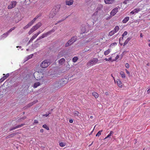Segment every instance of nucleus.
<instances>
[{
	"label": "nucleus",
	"instance_id": "obj_52",
	"mask_svg": "<svg viewBox=\"0 0 150 150\" xmlns=\"http://www.w3.org/2000/svg\"><path fill=\"white\" fill-rule=\"evenodd\" d=\"M38 45V44H35L33 45V47L36 48L37 47Z\"/></svg>",
	"mask_w": 150,
	"mask_h": 150
},
{
	"label": "nucleus",
	"instance_id": "obj_32",
	"mask_svg": "<svg viewBox=\"0 0 150 150\" xmlns=\"http://www.w3.org/2000/svg\"><path fill=\"white\" fill-rule=\"evenodd\" d=\"M110 52L109 50H107L104 52V54L105 55H108Z\"/></svg>",
	"mask_w": 150,
	"mask_h": 150
},
{
	"label": "nucleus",
	"instance_id": "obj_37",
	"mask_svg": "<svg viewBox=\"0 0 150 150\" xmlns=\"http://www.w3.org/2000/svg\"><path fill=\"white\" fill-rule=\"evenodd\" d=\"M42 127L43 128H45L47 130H49V127L46 124L44 125Z\"/></svg>",
	"mask_w": 150,
	"mask_h": 150
},
{
	"label": "nucleus",
	"instance_id": "obj_15",
	"mask_svg": "<svg viewBox=\"0 0 150 150\" xmlns=\"http://www.w3.org/2000/svg\"><path fill=\"white\" fill-rule=\"evenodd\" d=\"M73 43L72 41L70 40H69L65 44V47H67L69 46L70 45Z\"/></svg>",
	"mask_w": 150,
	"mask_h": 150
},
{
	"label": "nucleus",
	"instance_id": "obj_11",
	"mask_svg": "<svg viewBox=\"0 0 150 150\" xmlns=\"http://www.w3.org/2000/svg\"><path fill=\"white\" fill-rule=\"evenodd\" d=\"M42 23L41 22H39L35 25L33 26V27L35 30L39 28L41 25Z\"/></svg>",
	"mask_w": 150,
	"mask_h": 150
},
{
	"label": "nucleus",
	"instance_id": "obj_29",
	"mask_svg": "<svg viewBox=\"0 0 150 150\" xmlns=\"http://www.w3.org/2000/svg\"><path fill=\"white\" fill-rule=\"evenodd\" d=\"M78 59V58L77 57H75L72 59L73 62H76Z\"/></svg>",
	"mask_w": 150,
	"mask_h": 150
},
{
	"label": "nucleus",
	"instance_id": "obj_16",
	"mask_svg": "<svg viewBox=\"0 0 150 150\" xmlns=\"http://www.w3.org/2000/svg\"><path fill=\"white\" fill-rule=\"evenodd\" d=\"M116 81L118 86L119 87H121L122 86V82L120 80L117 79L116 80Z\"/></svg>",
	"mask_w": 150,
	"mask_h": 150
},
{
	"label": "nucleus",
	"instance_id": "obj_2",
	"mask_svg": "<svg viewBox=\"0 0 150 150\" xmlns=\"http://www.w3.org/2000/svg\"><path fill=\"white\" fill-rule=\"evenodd\" d=\"M98 60L97 58H93L89 61L87 63L88 67H90L93 66L96 64Z\"/></svg>",
	"mask_w": 150,
	"mask_h": 150
},
{
	"label": "nucleus",
	"instance_id": "obj_61",
	"mask_svg": "<svg viewBox=\"0 0 150 150\" xmlns=\"http://www.w3.org/2000/svg\"><path fill=\"white\" fill-rule=\"evenodd\" d=\"M32 33H33L32 32V31H31L30 30V31H29V32H28V34L29 35H30Z\"/></svg>",
	"mask_w": 150,
	"mask_h": 150
},
{
	"label": "nucleus",
	"instance_id": "obj_17",
	"mask_svg": "<svg viewBox=\"0 0 150 150\" xmlns=\"http://www.w3.org/2000/svg\"><path fill=\"white\" fill-rule=\"evenodd\" d=\"M65 59L64 58H62L60 59L59 61V63L60 65L63 64L65 62Z\"/></svg>",
	"mask_w": 150,
	"mask_h": 150
},
{
	"label": "nucleus",
	"instance_id": "obj_40",
	"mask_svg": "<svg viewBox=\"0 0 150 150\" xmlns=\"http://www.w3.org/2000/svg\"><path fill=\"white\" fill-rule=\"evenodd\" d=\"M96 28L98 27V30H100L101 29V27H100V24L97 23L96 24ZM96 29L97 30V28Z\"/></svg>",
	"mask_w": 150,
	"mask_h": 150
},
{
	"label": "nucleus",
	"instance_id": "obj_7",
	"mask_svg": "<svg viewBox=\"0 0 150 150\" xmlns=\"http://www.w3.org/2000/svg\"><path fill=\"white\" fill-rule=\"evenodd\" d=\"M17 2L16 1H13L11 2V3L8 6L7 8L8 9H11L14 8Z\"/></svg>",
	"mask_w": 150,
	"mask_h": 150
},
{
	"label": "nucleus",
	"instance_id": "obj_59",
	"mask_svg": "<svg viewBox=\"0 0 150 150\" xmlns=\"http://www.w3.org/2000/svg\"><path fill=\"white\" fill-rule=\"evenodd\" d=\"M34 123H38V121L37 120H34Z\"/></svg>",
	"mask_w": 150,
	"mask_h": 150
},
{
	"label": "nucleus",
	"instance_id": "obj_46",
	"mask_svg": "<svg viewBox=\"0 0 150 150\" xmlns=\"http://www.w3.org/2000/svg\"><path fill=\"white\" fill-rule=\"evenodd\" d=\"M130 0H125L123 1V3L124 4H127V2H129Z\"/></svg>",
	"mask_w": 150,
	"mask_h": 150
},
{
	"label": "nucleus",
	"instance_id": "obj_34",
	"mask_svg": "<svg viewBox=\"0 0 150 150\" xmlns=\"http://www.w3.org/2000/svg\"><path fill=\"white\" fill-rule=\"evenodd\" d=\"M102 130H100L99 131L96 135V136L99 137L101 134V133L102 132Z\"/></svg>",
	"mask_w": 150,
	"mask_h": 150
},
{
	"label": "nucleus",
	"instance_id": "obj_41",
	"mask_svg": "<svg viewBox=\"0 0 150 150\" xmlns=\"http://www.w3.org/2000/svg\"><path fill=\"white\" fill-rule=\"evenodd\" d=\"M59 146L61 147H64L65 146V144L63 142H61L59 143Z\"/></svg>",
	"mask_w": 150,
	"mask_h": 150
},
{
	"label": "nucleus",
	"instance_id": "obj_31",
	"mask_svg": "<svg viewBox=\"0 0 150 150\" xmlns=\"http://www.w3.org/2000/svg\"><path fill=\"white\" fill-rule=\"evenodd\" d=\"M113 134V131H111L110 132V133L109 134H108L107 135V137H106L105 138V139H107V138H108V137H110V136H111V134Z\"/></svg>",
	"mask_w": 150,
	"mask_h": 150
},
{
	"label": "nucleus",
	"instance_id": "obj_4",
	"mask_svg": "<svg viewBox=\"0 0 150 150\" xmlns=\"http://www.w3.org/2000/svg\"><path fill=\"white\" fill-rule=\"evenodd\" d=\"M63 82L62 81H56L54 83L53 87L56 89H58L63 86Z\"/></svg>",
	"mask_w": 150,
	"mask_h": 150
},
{
	"label": "nucleus",
	"instance_id": "obj_18",
	"mask_svg": "<svg viewBox=\"0 0 150 150\" xmlns=\"http://www.w3.org/2000/svg\"><path fill=\"white\" fill-rule=\"evenodd\" d=\"M131 39V37L128 38L123 43V46H125L128 42Z\"/></svg>",
	"mask_w": 150,
	"mask_h": 150
},
{
	"label": "nucleus",
	"instance_id": "obj_9",
	"mask_svg": "<svg viewBox=\"0 0 150 150\" xmlns=\"http://www.w3.org/2000/svg\"><path fill=\"white\" fill-rule=\"evenodd\" d=\"M25 123H22L21 125H18L17 126H16L15 127H11L9 129V131H12L14 129H15L17 128H20V127H22L24 125H25Z\"/></svg>",
	"mask_w": 150,
	"mask_h": 150
},
{
	"label": "nucleus",
	"instance_id": "obj_27",
	"mask_svg": "<svg viewBox=\"0 0 150 150\" xmlns=\"http://www.w3.org/2000/svg\"><path fill=\"white\" fill-rule=\"evenodd\" d=\"M38 101V100H36L35 101H34V102H33L32 103H30L28 104V107H30L33 105L34 104L36 103Z\"/></svg>",
	"mask_w": 150,
	"mask_h": 150
},
{
	"label": "nucleus",
	"instance_id": "obj_14",
	"mask_svg": "<svg viewBox=\"0 0 150 150\" xmlns=\"http://www.w3.org/2000/svg\"><path fill=\"white\" fill-rule=\"evenodd\" d=\"M105 3L107 4H110L113 3L114 0H104Z\"/></svg>",
	"mask_w": 150,
	"mask_h": 150
},
{
	"label": "nucleus",
	"instance_id": "obj_56",
	"mask_svg": "<svg viewBox=\"0 0 150 150\" xmlns=\"http://www.w3.org/2000/svg\"><path fill=\"white\" fill-rule=\"evenodd\" d=\"M147 92L148 93L150 94V88L148 89Z\"/></svg>",
	"mask_w": 150,
	"mask_h": 150
},
{
	"label": "nucleus",
	"instance_id": "obj_33",
	"mask_svg": "<svg viewBox=\"0 0 150 150\" xmlns=\"http://www.w3.org/2000/svg\"><path fill=\"white\" fill-rule=\"evenodd\" d=\"M115 33L114 32V31L113 30H112L110 31L109 33V35L110 36H111L113 35Z\"/></svg>",
	"mask_w": 150,
	"mask_h": 150
},
{
	"label": "nucleus",
	"instance_id": "obj_57",
	"mask_svg": "<svg viewBox=\"0 0 150 150\" xmlns=\"http://www.w3.org/2000/svg\"><path fill=\"white\" fill-rule=\"evenodd\" d=\"M117 45V43L116 42H114L112 43V44H111L110 46H111L112 45Z\"/></svg>",
	"mask_w": 150,
	"mask_h": 150
},
{
	"label": "nucleus",
	"instance_id": "obj_28",
	"mask_svg": "<svg viewBox=\"0 0 150 150\" xmlns=\"http://www.w3.org/2000/svg\"><path fill=\"white\" fill-rule=\"evenodd\" d=\"M120 74L121 75V77L122 78H125V75L123 71H121L120 72Z\"/></svg>",
	"mask_w": 150,
	"mask_h": 150
},
{
	"label": "nucleus",
	"instance_id": "obj_63",
	"mask_svg": "<svg viewBox=\"0 0 150 150\" xmlns=\"http://www.w3.org/2000/svg\"><path fill=\"white\" fill-rule=\"evenodd\" d=\"M119 58V56L117 55L116 57H115V59L116 60V59H118Z\"/></svg>",
	"mask_w": 150,
	"mask_h": 150
},
{
	"label": "nucleus",
	"instance_id": "obj_58",
	"mask_svg": "<svg viewBox=\"0 0 150 150\" xmlns=\"http://www.w3.org/2000/svg\"><path fill=\"white\" fill-rule=\"evenodd\" d=\"M73 121L72 119H70L69 120V122L70 123H72L73 122Z\"/></svg>",
	"mask_w": 150,
	"mask_h": 150
},
{
	"label": "nucleus",
	"instance_id": "obj_6",
	"mask_svg": "<svg viewBox=\"0 0 150 150\" xmlns=\"http://www.w3.org/2000/svg\"><path fill=\"white\" fill-rule=\"evenodd\" d=\"M16 28L15 27H13L11 28L8 31L5 33H4L2 35L1 37L2 38H5L13 30H14Z\"/></svg>",
	"mask_w": 150,
	"mask_h": 150
},
{
	"label": "nucleus",
	"instance_id": "obj_39",
	"mask_svg": "<svg viewBox=\"0 0 150 150\" xmlns=\"http://www.w3.org/2000/svg\"><path fill=\"white\" fill-rule=\"evenodd\" d=\"M6 79L5 78V77L4 76L3 77L1 78L0 79V83H1L2 82H3L5 79Z\"/></svg>",
	"mask_w": 150,
	"mask_h": 150
},
{
	"label": "nucleus",
	"instance_id": "obj_55",
	"mask_svg": "<svg viewBox=\"0 0 150 150\" xmlns=\"http://www.w3.org/2000/svg\"><path fill=\"white\" fill-rule=\"evenodd\" d=\"M30 30L33 33V32L35 31V30L32 27V28L30 29Z\"/></svg>",
	"mask_w": 150,
	"mask_h": 150
},
{
	"label": "nucleus",
	"instance_id": "obj_12",
	"mask_svg": "<svg viewBox=\"0 0 150 150\" xmlns=\"http://www.w3.org/2000/svg\"><path fill=\"white\" fill-rule=\"evenodd\" d=\"M74 2L73 0H67L65 2L66 4L68 6H71L73 4Z\"/></svg>",
	"mask_w": 150,
	"mask_h": 150
},
{
	"label": "nucleus",
	"instance_id": "obj_47",
	"mask_svg": "<svg viewBox=\"0 0 150 150\" xmlns=\"http://www.w3.org/2000/svg\"><path fill=\"white\" fill-rule=\"evenodd\" d=\"M125 67L127 68H129V65L128 63H126L125 64Z\"/></svg>",
	"mask_w": 150,
	"mask_h": 150
},
{
	"label": "nucleus",
	"instance_id": "obj_50",
	"mask_svg": "<svg viewBox=\"0 0 150 150\" xmlns=\"http://www.w3.org/2000/svg\"><path fill=\"white\" fill-rule=\"evenodd\" d=\"M40 16H38L37 15L36 16L35 18H34L33 20L35 21L36 20V19Z\"/></svg>",
	"mask_w": 150,
	"mask_h": 150
},
{
	"label": "nucleus",
	"instance_id": "obj_23",
	"mask_svg": "<svg viewBox=\"0 0 150 150\" xmlns=\"http://www.w3.org/2000/svg\"><path fill=\"white\" fill-rule=\"evenodd\" d=\"M92 95L96 98H98V94L96 92H93Z\"/></svg>",
	"mask_w": 150,
	"mask_h": 150
},
{
	"label": "nucleus",
	"instance_id": "obj_26",
	"mask_svg": "<svg viewBox=\"0 0 150 150\" xmlns=\"http://www.w3.org/2000/svg\"><path fill=\"white\" fill-rule=\"evenodd\" d=\"M33 56V54H31L29 55H28L27 56V57L26 58V61H27L29 59L31 58Z\"/></svg>",
	"mask_w": 150,
	"mask_h": 150
},
{
	"label": "nucleus",
	"instance_id": "obj_60",
	"mask_svg": "<svg viewBox=\"0 0 150 150\" xmlns=\"http://www.w3.org/2000/svg\"><path fill=\"white\" fill-rule=\"evenodd\" d=\"M33 40H31V39L27 43V45H28L31 42H32Z\"/></svg>",
	"mask_w": 150,
	"mask_h": 150
},
{
	"label": "nucleus",
	"instance_id": "obj_35",
	"mask_svg": "<svg viewBox=\"0 0 150 150\" xmlns=\"http://www.w3.org/2000/svg\"><path fill=\"white\" fill-rule=\"evenodd\" d=\"M81 30L82 33H84L86 32V28L84 27H81Z\"/></svg>",
	"mask_w": 150,
	"mask_h": 150
},
{
	"label": "nucleus",
	"instance_id": "obj_48",
	"mask_svg": "<svg viewBox=\"0 0 150 150\" xmlns=\"http://www.w3.org/2000/svg\"><path fill=\"white\" fill-rule=\"evenodd\" d=\"M98 12V11H96L93 14L92 17L94 16H96Z\"/></svg>",
	"mask_w": 150,
	"mask_h": 150
},
{
	"label": "nucleus",
	"instance_id": "obj_38",
	"mask_svg": "<svg viewBox=\"0 0 150 150\" xmlns=\"http://www.w3.org/2000/svg\"><path fill=\"white\" fill-rule=\"evenodd\" d=\"M74 115L75 116H78L79 114V112L78 111H75L73 112Z\"/></svg>",
	"mask_w": 150,
	"mask_h": 150
},
{
	"label": "nucleus",
	"instance_id": "obj_62",
	"mask_svg": "<svg viewBox=\"0 0 150 150\" xmlns=\"http://www.w3.org/2000/svg\"><path fill=\"white\" fill-rule=\"evenodd\" d=\"M32 33H33L32 32V31H31L30 30V31H29V32H28V34L29 35H30Z\"/></svg>",
	"mask_w": 150,
	"mask_h": 150
},
{
	"label": "nucleus",
	"instance_id": "obj_20",
	"mask_svg": "<svg viewBox=\"0 0 150 150\" xmlns=\"http://www.w3.org/2000/svg\"><path fill=\"white\" fill-rule=\"evenodd\" d=\"M129 17H126L122 21L123 23H126L129 20Z\"/></svg>",
	"mask_w": 150,
	"mask_h": 150
},
{
	"label": "nucleus",
	"instance_id": "obj_43",
	"mask_svg": "<svg viewBox=\"0 0 150 150\" xmlns=\"http://www.w3.org/2000/svg\"><path fill=\"white\" fill-rule=\"evenodd\" d=\"M127 34V32L126 31H125L122 34V37H124L125 35H126Z\"/></svg>",
	"mask_w": 150,
	"mask_h": 150
},
{
	"label": "nucleus",
	"instance_id": "obj_8",
	"mask_svg": "<svg viewBox=\"0 0 150 150\" xmlns=\"http://www.w3.org/2000/svg\"><path fill=\"white\" fill-rule=\"evenodd\" d=\"M40 73H39V72H35L34 73L33 76L35 79L37 80H38L41 79L42 78V75L40 76Z\"/></svg>",
	"mask_w": 150,
	"mask_h": 150
},
{
	"label": "nucleus",
	"instance_id": "obj_25",
	"mask_svg": "<svg viewBox=\"0 0 150 150\" xmlns=\"http://www.w3.org/2000/svg\"><path fill=\"white\" fill-rule=\"evenodd\" d=\"M76 36H74L70 40L73 42V43H74L75 42L76 40Z\"/></svg>",
	"mask_w": 150,
	"mask_h": 150
},
{
	"label": "nucleus",
	"instance_id": "obj_5",
	"mask_svg": "<svg viewBox=\"0 0 150 150\" xmlns=\"http://www.w3.org/2000/svg\"><path fill=\"white\" fill-rule=\"evenodd\" d=\"M50 64V61L48 60H46L43 61L40 64V66L42 68H46Z\"/></svg>",
	"mask_w": 150,
	"mask_h": 150
},
{
	"label": "nucleus",
	"instance_id": "obj_30",
	"mask_svg": "<svg viewBox=\"0 0 150 150\" xmlns=\"http://www.w3.org/2000/svg\"><path fill=\"white\" fill-rule=\"evenodd\" d=\"M38 35L36 33L31 38V40H33L34 39H35L37 36Z\"/></svg>",
	"mask_w": 150,
	"mask_h": 150
},
{
	"label": "nucleus",
	"instance_id": "obj_42",
	"mask_svg": "<svg viewBox=\"0 0 150 150\" xmlns=\"http://www.w3.org/2000/svg\"><path fill=\"white\" fill-rule=\"evenodd\" d=\"M26 118V117H24L22 118H21L20 119L18 120V122H20L21 121H22L23 120H24Z\"/></svg>",
	"mask_w": 150,
	"mask_h": 150
},
{
	"label": "nucleus",
	"instance_id": "obj_54",
	"mask_svg": "<svg viewBox=\"0 0 150 150\" xmlns=\"http://www.w3.org/2000/svg\"><path fill=\"white\" fill-rule=\"evenodd\" d=\"M125 70L126 71V73L128 75H129L130 73L129 71H128L127 69H125Z\"/></svg>",
	"mask_w": 150,
	"mask_h": 150
},
{
	"label": "nucleus",
	"instance_id": "obj_21",
	"mask_svg": "<svg viewBox=\"0 0 150 150\" xmlns=\"http://www.w3.org/2000/svg\"><path fill=\"white\" fill-rule=\"evenodd\" d=\"M103 6L102 5L100 4V5H98V7H97V8L96 9V10H97V11H99L101 10H102V9H103Z\"/></svg>",
	"mask_w": 150,
	"mask_h": 150
},
{
	"label": "nucleus",
	"instance_id": "obj_13",
	"mask_svg": "<svg viewBox=\"0 0 150 150\" xmlns=\"http://www.w3.org/2000/svg\"><path fill=\"white\" fill-rule=\"evenodd\" d=\"M18 132H15L7 136L6 138V139H8L12 138L15 136L16 135L18 134Z\"/></svg>",
	"mask_w": 150,
	"mask_h": 150
},
{
	"label": "nucleus",
	"instance_id": "obj_45",
	"mask_svg": "<svg viewBox=\"0 0 150 150\" xmlns=\"http://www.w3.org/2000/svg\"><path fill=\"white\" fill-rule=\"evenodd\" d=\"M30 27V26L28 24L26 26L23 27V29H26L27 28H28Z\"/></svg>",
	"mask_w": 150,
	"mask_h": 150
},
{
	"label": "nucleus",
	"instance_id": "obj_1",
	"mask_svg": "<svg viewBox=\"0 0 150 150\" xmlns=\"http://www.w3.org/2000/svg\"><path fill=\"white\" fill-rule=\"evenodd\" d=\"M60 8L55 7L51 11L49 15L50 18H53L59 11Z\"/></svg>",
	"mask_w": 150,
	"mask_h": 150
},
{
	"label": "nucleus",
	"instance_id": "obj_10",
	"mask_svg": "<svg viewBox=\"0 0 150 150\" xmlns=\"http://www.w3.org/2000/svg\"><path fill=\"white\" fill-rule=\"evenodd\" d=\"M118 11V8L116 7L114 8L110 12V15L111 16H113L115 15Z\"/></svg>",
	"mask_w": 150,
	"mask_h": 150
},
{
	"label": "nucleus",
	"instance_id": "obj_44",
	"mask_svg": "<svg viewBox=\"0 0 150 150\" xmlns=\"http://www.w3.org/2000/svg\"><path fill=\"white\" fill-rule=\"evenodd\" d=\"M3 75L6 79H7L9 76V73H8L6 74V75H5V74H3Z\"/></svg>",
	"mask_w": 150,
	"mask_h": 150
},
{
	"label": "nucleus",
	"instance_id": "obj_3",
	"mask_svg": "<svg viewBox=\"0 0 150 150\" xmlns=\"http://www.w3.org/2000/svg\"><path fill=\"white\" fill-rule=\"evenodd\" d=\"M54 30L52 29L51 30L47 32L42 34V36L39 37V38L37 39L36 41H38L40 39L47 37L48 36L51 35L52 33L54 32Z\"/></svg>",
	"mask_w": 150,
	"mask_h": 150
},
{
	"label": "nucleus",
	"instance_id": "obj_24",
	"mask_svg": "<svg viewBox=\"0 0 150 150\" xmlns=\"http://www.w3.org/2000/svg\"><path fill=\"white\" fill-rule=\"evenodd\" d=\"M119 30V27L118 26H116L113 30L114 32L115 33H117Z\"/></svg>",
	"mask_w": 150,
	"mask_h": 150
},
{
	"label": "nucleus",
	"instance_id": "obj_53",
	"mask_svg": "<svg viewBox=\"0 0 150 150\" xmlns=\"http://www.w3.org/2000/svg\"><path fill=\"white\" fill-rule=\"evenodd\" d=\"M130 13L131 14H132V15L134 14H136L135 13V12H134V10H133V11H131L130 12Z\"/></svg>",
	"mask_w": 150,
	"mask_h": 150
},
{
	"label": "nucleus",
	"instance_id": "obj_64",
	"mask_svg": "<svg viewBox=\"0 0 150 150\" xmlns=\"http://www.w3.org/2000/svg\"><path fill=\"white\" fill-rule=\"evenodd\" d=\"M41 33V32L40 31H39L38 33H37L36 34L37 35H38L40 34Z\"/></svg>",
	"mask_w": 150,
	"mask_h": 150
},
{
	"label": "nucleus",
	"instance_id": "obj_19",
	"mask_svg": "<svg viewBox=\"0 0 150 150\" xmlns=\"http://www.w3.org/2000/svg\"><path fill=\"white\" fill-rule=\"evenodd\" d=\"M41 85V83L39 82L35 83L33 85V87L36 88Z\"/></svg>",
	"mask_w": 150,
	"mask_h": 150
},
{
	"label": "nucleus",
	"instance_id": "obj_51",
	"mask_svg": "<svg viewBox=\"0 0 150 150\" xmlns=\"http://www.w3.org/2000/svg\"><path fill=\"white\" fill-rule=\"evenodd\" d=\"M50 114V113H49L48 114H46L43 115V116L47 117L48 116H49V115Z\"/></svg>",
	"mask_w": 150,
	"mask_h": 150
},
{
	"label": "nucleus",
	"instance_id": "obj_36",
	"mask_svg": "<svg viewBox=\"0 0 150 150\" xmlns=\"http://www.w3.org/2000/svg\"><path fill=\"white\" fill-rule=\"evenodd\" d=\"M35 22V21L33 20L32 21L29 22L28 24L30 26L33 25Z\"/></svg>",
	"mask_w": 150,
	"mask_h": 150
},
{
	"label": "nucleus",
	"instance_id": "obj_49",
	"mask_svg": "<svg viewBox=\"0 0 150 150\" xmlns=\"http://www.w3.org/2000/svg\"><path fill=\"white\" fill-rule=\"evenodd\" d=\"M106 61H110L112 59L111 57H110L108 59H107V58H105L104 59Z\"/></svg>",
	"mask_w": 150,
	"mask_h": 150
},
{
	"label": "nucleus",
	"instance_id": "obj_22",
	"mask_svg": "<svg viewBox=\"0 0 150 150\" xmlns=\"http://www.w3.org/2000/svg\"><path fill=\"white\" fill-rule=\"evenodd\" d=\"M142 10V8H138L134 9V12L135 13H137L138 12L141 11Z\"/></svg>",
	"mask_w": 150,
	"mask_h": 150
}]
</instances>
